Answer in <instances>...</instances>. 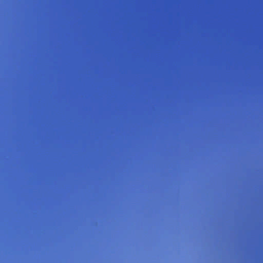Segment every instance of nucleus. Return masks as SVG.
I'll use <instances>...</instances> for the list:
<instances>
[{"label":"nucleus","mask_w":263,"mask_h":263,"mask_svg":"<svg viewBox=\"0 0 263 263\" xmlns=\"http://www.w3.org/2000/svg\"><path fill=\"white\" fill-rule=\"evenodd\" d=\"M212 17V16H211ZM211 24H212V22H211ZM213 34V32H212V24H211V35Z\"/></svg>","instance_id":"nucleus-1"},{"label":"nucleus","mask_w":263,"mask_h":263,"mask_svg":"<svg viewBox=\"0 0 263 263\" xmlns=\"http://www.w3.org/2000/svg\"><path fill=\"white\" fill-rule=\"evenodd\" d=\"M213 0H211V5H212V4H213Z\"/></svg>","instance_id":"nucleus-2"},{"label":"nucleus","mask_w":263,"mask_h":263,"mask_svg":"<svg viewBox=\"0 0 263 263\" xmlns=\"http://www.w3.org/2000/svg\"><path fill=\"white\" fill-rule=\"evenodd\" d=\"M211 9H213L212 5H211Z\"/></svg>","instance_id":"nucleus-3"},{"label":"nucleus","mask_w":263,"mask_h":263,"mask_svg":"<svg viewBox=\"0 0 263 263\" xmlns=\"http://www.w3.org/2000/svg\"><path fill=\"white\" fill-rule=\"evenodd\" d=\"M214 72H215V73L216 72V71H215V70L214 71Z\"/></svg>","instance_id":"nucleus-4"},{"label":"nucleus","mask_w":263,"mask_h":263,"mask_svg":"<svg viewBox=\"0 0 263 263\" xmlns=\"http://www.w3.org/2000/svg\"><path fill=\"white\" fill-rule=\"evenodd\" d=\"M214 67H216V66H215V65L214 66Z\"/></svg>","instance_id":"nucleus-5"}]
</instances>
